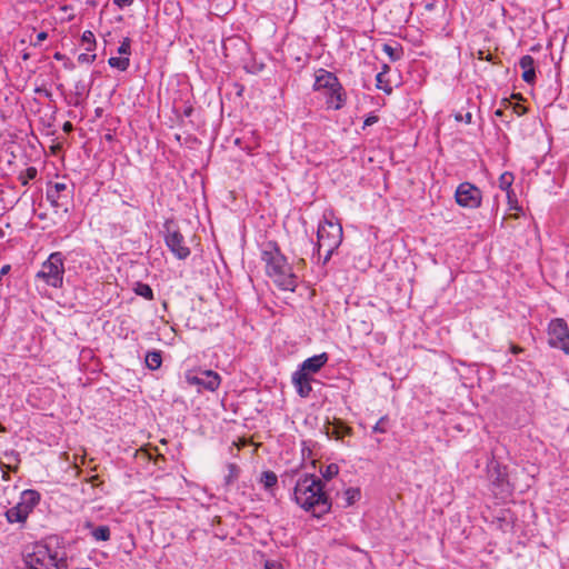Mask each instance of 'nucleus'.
Segmentation results:
<instances>
[{
	"label": "nucleus",
	"instance_id": "a878e982",
	"mask_svg": "<svg viewBox=\"0 0 569 569\" xmlns=\"http://www.w3.org/2000/svg\"><path fill=\"white\" fill-rule=\"evenodd\" d=\"M38 174V170L34 167H28L24 171H22L18 179L22 186H28L30 180H33Z\"/></svg>",
	"mask_w": 569,
	"mask_h": 569
},
{
	"label": "nucleus",
	"instance_id": "9b49d317",
	"mask_svg": "<svg viewBox=\"0 0 569 569\" xmlns=\"http://www.w3.org/2000/svg\"><path fill=\"white\" fill-rule=\"evenodd\" d=\"M186 379L189 385L198 386L209 391H216L221 382L220 376L212 370H203L199 375L188 373Z\"/></svg>",
	"mask_w": 569,
	"mask_h": 569
},
{
	"label": "nucleus",
	"instance_id": "c756f323",
	"mask_svg": "<svg viewBox=\"0 0 569 569\" xmlns=\"http://www.w3.org/2000/svg\"><path fill=\"white\" fill-rule=\"evenodd\" d=\"M385 72H379L376 77V81H377V88L385 91L386 93H391L392 91V88L391 86L389 84V82L385 79Z\"/></svg>",
	"mask_w": 569,
	"mask_h": 569
},
{
	"label": "nucleus",
	"instance_id": "ea45409f",
	"mask_svg": "<svg viewBox=\"0 0 569 569\" xmlns=\"http://www.w3.org/2000/svg\"><path fill=\"white\" fill-rule=\"evenodd\" d=\"M264 569H281V566L276 562L267 561L264 565Z\"/></svg>",
	"mask_w": 569,
	"mask_h": 569
},
{
	"label": "nucleus",
	"instance_id": "5701e85b",
	"mask_svg": "<svg viewBox=\"0 0 569 569\" xmlns=\"http://www.w3.org/2000/svg\"><path fill=\"white\" fill-rule=\"evenodd\" d=\"M133 291L136 295L143 297L147 300H153L154 298L151 287L143 282H137L133 288Z\"/></svg>",
	"mask_w": 569,
	"mask_h": 569
},
{
	"label": "nucleus",
	"instance_id": "4be33fe9",
	"mask_svg": "<svg viewBox=\"0 0 569 569\" xmlns=\"http://www.w3.org/2000/svg\"><path fill=\"white\" fill-rule=\"evenodd\" d=\"M331 433L335 435L337 439H340L345 436L351 435V428L346 426L340 420H335V422L332 423Z\"/></svg>",
	"mask_w": 569,
	"mask_h": 569
},
{
	"label": "nucleus",
	"instance_id": "393cba45",
	"mask_svg": "<svg viewBox=\"0 0 569 569\" xmlns=\"http://www.w3.org/2000/svg\"><path fill=\"white\" fill-rule=\"evenodd\" d=\"M346 507L352 506L356 501H358L361 497V492L359 488H348L345 491Z\"/></svg>",
	"mask_w": 569,
	"mask_h": 569
},
{
	"label": "nucleus",
	"instance_id": "72a5a7b5",
	"mask_svg": "<svg viewBox=\"0 0 569 569\" xmlns=\"http://www.w3.org/2000/svg\"><path fill=\"white\" fill-rule=\"evenodd\" d=\"M522 79H523L525 82H527L529 84H532L535 82V80H536V71H535V69L523 71L522 72Z\"/></svg>",
	"mask_w": 569,
	"mask_h": 569
},
{
	"label": "nucleus",
	"instance_id": "6ab92c4d",
	"mask_svg": "<svg viewBox=\"0 0 569 569\" xmlns=\"http://www.w3.org/2000/svg\"><path fill=\"white\" fill-rule=\"evenodd\" d=\"M260 482L263 485L266 490H271L278 482V477L273 471H263L260 478Z\"/></svg>",
	"mask_w": 569,
	"mask_h": 569
},
{
	"label": "nucleus",
	"instance_id": "20e7f679",
	"mask_svg": "<svg viewBox=\"0 0 569 569\" xmlns=\"http://www.w3.org/2000/svg\"><path fill=\"white\" fill-rule=\"evenodd\" d=\"M24 569H68L64 552H52L46 545L37 543L23 556Z\"/></svg>",
	"mask_w": 569,
	"mask_h": 569
},
{
	"label": "nucleus",
	"instance_id": "7c9ffc66",
	"mask_svg": "<svg viewBox=\"0 0 569 569\" xmlns=\"http://www.w3.org/2000/svg\"><path fill=\"white\" fill-rule=\"evenodd\" d=\"M519 66L523 71L532 70L535 69V59L531 56L526 54L520 58Z\"/></svg>",
	"mask_w": 569,
	"mask_h": 569
},
{
	"label": "nucleus",
	"instance_id": "de8ad7c7",
	"mask_svg": "<svg viewBox=\"0 0 569 569\" xmlns=\"http://www.w3.org/2000/svg\"><path fill=\"white\" fill-rule=\"evenodd\" d=\"M29 58H30V53H29V52H27V51H24V52L22 53V59H23L24 61H27V60H29Z\"/></svg>",
	"mask_w": 569,
	"mask_h": 569
},
{
	"label": "nucleus",
	"instance_id": "a211bd4d",
	"mask_svg": "<svg viewBox=\"0 0 569 569\" xmlns=\"http://www.w3.org/2000/svg\"><path fill=\"white\" fill-rule=\"evenodd\" d=\"M144 360H146L147 367L150 370H157L158 368H160V366L162 363L161 351L153 350V351L147 352Z\"/></svg>",
	"mask_w": 569,
	"mask_h": 569
},
{
	"label": "nucleus",
	"instance_id": "f3484780",
	"mask_svg": "<svg viewBox=\"0 0 569 569\" xmlns=\"http://www.w3.org/2000/svg\"><path fill=\"white\" fill-rule=\"evenodd\" d=\"M515 177L511 172L506 171L500 174L499 177V188L507 192V197L509 200H511V186L513 183Z\"/></svg>",
	"mask_w": 569,
	"mask_h": 569
},
{
	"label": "nucleus",
	"instance_id": "f257e3e1",
	"mask_svg": "<svg viewBox=\"0 0 569 569\" xmlns=\"http://www.w3.org/2000/svg\"><path fill=\"white\" fill-rule=\"evenodd\" d=\"M318 477L310 473L300 475L293 488V500L305 511L321 518L331 510V501Z\"/></svg>",
	"mask_w": 569,
	"mask_h": 569
},
{
	"label": "nucleus",
	"instance_id": "c9c22d12",
	"mask_svg": "<svg viewBox=\"0 0 569 569\" xmlns=\"http://www.w3.org/2000/svg\"><path fill=\"white\" fill-rule=\"evenodd\" d=\"M456 121L461 122L465 121L466 123H471L472 121V113L467 112L466 114L457 113L455 116Z\"/></svg>",
	"mask_w": 569,
	"mask_h": 569
},
{
	"label": "nucleus",
	"instance_id": "79ce46f5",
	"mask_svg": "<svg viewBox=\"0 0 569 569\" xmlns=\"http://www.w3.org/2000/svg\"><path fill=\"white\" fill-rule=\"evenodd\" d=\"M497 480H498V482H499V486H501V487H502V490L505 491L503 487H505V486H506V487H508V486H509V482L505 481V479H502V478H500V477H498V478H497Z\"/></svg>",
	"mask_w": 569,
	"mask_h": 569
},
{
	"label": "nucleus",
	"instance_id": "ddd939ff",
	"mask_svg": "<svg viewBox=\"0 0 569 569\" xmlns=\"http://www.w3.org/2000/svg\"><path fill=\"white\" fill-rule=\"evenodd\" d=\"M328 359L329 357L326 352L312 356L306 359L300 365L298 370L305 372L308 376H310L311 373H317L328 362Z\"/></svg>",
	"mask_w": 569,
	"mask_h": 569
},
{
	"label": "nucleus",
	"instance_id": "f8f14e48",
	"mask_svg": "<svg viewBox=\"0 0 569 569\" xmlns=\"http://www.w3.org/2000/svg\"><path fill=\"white\" fill-rule=\"evenodd\" d=\"M313 89L316 91L327 89L329 93L332 90L341 89V83L332 72L325 69H319L316 74Z\"/></svg>",
	"mask_w": 569,
	"mask_h": 569
},
{
	"label": "nucleus",
	"instance_id": "bb28decb",
	"mask_svg": "<svg viewBox=\"0 0 569 569\" xmlns=\"http://www.w3.org/2000/svg\"><path fill=\"white\" fill-rule=\"evenodd\" d=\"M88 92L86 84L82 81H78L74 86V100L71 102L73 106L81 103L82 97Z\"/></svg>",
	"mask_w": 569,
	"mask_h": 569
},
{
	"label": "nucleus",
	"instance_id": "4c0bfd02",
	"mask_svg": "<svg viewBox=\"0 0 569 569\" xmlns=\"http://www.w3.org/2000/svg\"><path fill=\"white\" fill-rule=\"evenodd\" d=\"M376 122H378V117L377 116H373V114H370L369 117H367L363 121V127H369V126H372L375 124Z\"/></svg>",
	"mask_w": 569,
	"mask_h": 569
},
{
	"label": "nucleus",
	"instance_id": "423d86ee",
	"mask_svg": "<svg viewBox=\"0 0 569 569\" xmlns=\"http://www.w3.org/2000/svg\"><path fill=\"white\" fill-rule=\"evenodd\" d=\"M40 502V493L37 490L27 489L21 492L19 502L6 511V518L10 523H23Z\"/></svg>",
	"mask_w": 569,
	"mask_h": 569
},
{
	"label": "nucleus",
	"instance_id": "c03bdc74",
	"mask_svg": "<svg viewBox=\"0 0 569 569\" xmlns=\"http://www.w3.org/2000/svg\"><path fill=\"white\" fill-rule=\"evenodd\" d=\"M71 130H72V124H71V122H68V121H67V122L63 124V131L69 132V131H71Z\"/></svg>",
	"mask_w": 569,
	"mask_h": 569
},
{
	"label": "nucleus",
	"instance_id": "a18cd8bd",
	"mask_svg": "<svg viewBox=\"0 0 569 569\" xmlns=\"http://www.w3.org/2000/svg\"><path fill=\"white\" fill-rule=\"evenodd\" d=\"M513 111H517L518 114H523L526 112V109L520 106H517L513 108Z\"/></svg>",
	"mask_w": 569,
	"mask_h": 569
},
{
	"label": "nucleus",
	"instance_id": "09e8293b",
	"mask_svg": "<svg viewBox=\"0 0 569 569\" xmlns=\"http://www.w3.org/2000/svg\"><path fill=\"white\" fill-rule=\"evenodd\" d=\"M390 68L388 64H383L382 67V71L381 72H385V76L389 72Z\"/></svg>",
	"mask_w": 569,
	"mask_h": 569
},
{
	"label": "nucleus",
	"instance_id": "39448f33",
	"mask_svg": "<svg viewBox=\"0 0 569 569\" xmlns=\"http://www.w3.org/2000/svg\"><path fill=\"white\" fill-rule=\"evenodd\" d=\"M64 257L61 252H52L42 263L37 278L42 279L48 286L61 288L64 274Z\"/></svg>",
	"mask_w": 569,
	"mask_h": 569
},
{
	"label": "nucleus",
	"instance_id": "f704fd0d",
	"mask_svg": "<svg viewBox=\"0 0 569 569\" xmlns=\"http://www.w3.org/2000/svg\"><path fill=\"white\" fill-rule=\"evenodd\" d=\"M97 58V54L81 53L78 57V61L81 63H92Z\"/></svg>",
	"mask_w": 569,
	"mask_h": 569
},
{
	"label": "nucleus",
	"instance_id": "2f4dec72",
	"mask_svg": "<svg viewBox=\"0 0 569 569\" xmlns=\"http://www.w3.org/2000/svg\"><path fill=\"white\" fill-rule=\"evenodd\" d=\"M118 53L123 57H129L131 54V40L130 38H124L121 44L118 48Z\"/></svg>",
	"mask_w": 569,
	"mask_h": 569
},
{
	"label": "nucleus",
	"instance_id": "aec40b11",
	"mask_svg": "<svg viewBox=\"0 0 569 569\" xmlns=\"http://www.w3.org/2000/svg\"><path fill=\"white\" fill-rule=\"evenodd\" d=\"M91 536L97 541H107L110 539V528L108 526L91 527Z\"/></svg>",
	"mask_w": 569,
	"mask_h": 569
},
{
	"label": "nucleus",
	"instance_id": "6e6552de",
	"mask_svg": "<svg viewBox=\"0 0 569 569\" xmlns=\"http://www.w3.org/2000/svg\"><path fill=\"white\" fill-rule=\"evenodd\" d=\"M549 345L569 355V329L563 319L557 318L548 326Z\"/></svg>",
	"mask_w": 569,
	"mask_h": 569
},
{
	"label": "nucleus",
	"instance_id": "2eb2a0df",
	"mask_svg": "<svg viewBox=\"0 0 569 569\" xmlns=\"http://www.w3.org/2000/svg\"><path fill=\"white\" fill-rule=\"evenodd\" d=\"M327 104L335 110L341 109L345 104L343 89L330 91L328 93Z\"/></svg>",
	"mask_w": 569,
	"mask_h": 569
},
{
	"label": "nucleus",
	"instance_id": "f03ea898",
	"mask_svg": "<svg viewBox=\"0 0 569 569\" xmlns=\"http://www.w3.org/2000/svg\"><path fill=\"white\" fill-rule=\"evenodd\" d=\"M261 259L266 263L267 274L280 289L295 290L297 277L276 242L269 241L263 246Z\"/></svg>",
	"mask_w": 569,
	"mask_h": 569
},
{
	"label": "nucleus",
	"instance_id": "4468645a",
	"mask_svg": "<svg viewBox=\"0 0 569 569\" xmlns=\"http://www.w3.org/2000/svg\"><path fill=\"white\" fill-rule=\"evenodd\" d=\"M292 383L300 397L307 398L310 396L312 391L310 376L297 370L292 373Z\"/></svg>",
	"mask_w": 569,
	"mask_h": 569
},
{
	"label": "nucleus",
	"instance_id": "8fccbe9b",
	"mask_svg": "<svg viewBox=\"0 0 569 569\" xmlns=\"http://www.w3.org/2000/svg\"><path fill=\"white\" fill-rule=\"evenodd\" d=\"M495 114L497 117H502L503 116V111L501 109H498V110H496Z\"/></svg>",
	"mask_w": 569,
	"mask_h": 569
},
{
	"label": "nucleus",
	"instance_id": "c85d7f7f",
	"mask_svg": "<svg viewBox=\"0 0 569 569\" xmlns=\"http://www.w3.org/2000/svg\"><path fill=\"white\" fill-rule=\"evenodd\" d=\"M320 472L323 479L331 480L339 473V467L336 463H330L325 469H321Z\"/></svg>",
	"mask_w": 569,
	"mask_h": 569
},
{
	"label": "nucleus",
	"instance_id": "58836bf2",
	"mask_svg": "<svg viewBox=\"0 0 569 569\" xmlns=\"http://www.w3.org/2000/svg\"><path fill=\"white\" fill-rule=\"evenodd\" d=\"M133 1L134 0H113V2L120 8L129 7L133 3Z\"/></svg>",
	"mask_w": 569,
	"mask_h": 569
},
{
	"label": "nucleus",
	"instance_id": "b1692460",
	"mask_svg": "<svg viewBox=\"0 0 569 569\" xmlns=\"http://www.w3.org/2000/svg\"><path fill=\"white\" fill-rule=\"evenodd\" d=\"M228 473L224 476V485H232L239 477V468L236 463H228Z\"/></svg>",
	"mask_w": 569,
	"mask_h": 569
},
{
	"label": "nucleus",
	"instance_id": "e433bc0d",
	"mask_svg": "<svg viewBox=\"0 0 569 569\" xmlns=\"http://www.w3.org/2000/svg\"><path fill=\"white\" fill-rule=\"evenodd\" d=\"M47 38H48V33H47V32H44V31H41V32H39V33L37 34V39H36V41H33L32 39H30V40H29V42H30V44H31V46L37 47V46H39V44H40V42L44 41Z\"/></svg>",
	"mask_w": 569,
	"mask_h": 569
},
{
	"label": "nucleus",
	"instance_id": "1a4fd4ad",
	"mask_svg": "<svg viewBox=\"0 0 569 569\" xmlns=\"http://www.w3.org/2000/svg\"><path fill=\"white\" fill-rule=\"evenodd\" d=\"M456 202L463 208L477 209L481 206L482 192L470 182H461L455 193Z\"/></svg>",
	"mask_w": 569,
	"mask_h": 569
},
{
	"label": "nucleus",
	"instance_id": "473e14b6",
	"mask_svg": "<svg viewBox=\"0 0 569 569\" xmlns=\"http://www.w3.org/2000/svg\"><path fill=\"white\" fill-rule=\"evenodd\" d=\"M388 418L385 416V417H381L378 422L373 426L372 428V431L373 432H380V433H385L387 431L386 427H385V423L387 422Z\"/></svg>",
	"mask_w": 569,
	"mask_h": 569
},
{
	"label": "nucleus",
	"instance_id": "49530a36",
	"mask_svg": "<svg viewBox=\"0 0 569 569\" xmlns=\"http://www.w3.org/2000/svg\"><path fill=\"white\" fill-rule=\"evenodd\" d=\"M53 58H54L56 60H59V61H60V60H63L66 57H64V54H62V53H60V52H56V53L53 54Z\"/></svg>",
	"mask_w": 569,
	"mask_h": 569
},
{
	"label": "nucleus",
	"instance_id": "dca6fc26",
	"mask_svg": "<svg viewBox=\"0 0 569 569\" xmlns=\"http://www.w3.org/2000/svg\"><path fill=\"white\" fill-rule=\"evenodd\" d=\"M383 52L389 57L391 61H398L403 56V49L399 43L390 44L385 43L382 46Z\"/></svg>",
	"mask_w": 569,
	"mask_h": 569
},
{
	"label": "nucleus",
	"instance_id": "412c9836",
	"mask_svg": "<svg viewBox=\"0 0 569 569\" xmlns=\"http://www.w3.org/2000/svg\"><path fill=\"white\" fill-rule=\"evenodd\" d=\"M108 63L111 68H116L120 71H126L130 66L129 57H111L108 60Z\"/></svg>",
	"mask_w": 569,
	"mask_h": 569
},
{
	"label": "nucleus",
	"instance_id": "37998d69",
	"mask_svg": "<svg viewBox=\"0 0 569 569\" xmlns=\"http://www.w3.org/2000/svg\"><path fill=\"white\" fill-rule=\"evenodd\" d=\"M9 270H10V266H9V264L3 266V267L1 268V270H0V274H1V277H2L3 274L8 273V272H9Z\"/></svg>",
	"mask_w": 569,
	"mask_h": 569
},
{
	"label": "nucleus",
	"instance_id": "a19ab883",
	"mask_svg": "<svg viewBox=\"0 0 569 569\" xmlns=\"http://www.w3.org/2000/svg\"><path fill=\"white\" fill-rule=\"evenodd\" d=\"M510 351L513 353V355H517L519 352L522 351V348H520L519 346H516V345H511L510 346Z\"/></svg>",
	"mask_w": 569,
	"mask_h": 569
},
{
	"label": "nucleus",
	"instance_id": "9d476101",
	"mask_svg": "<svg viewBox=\"0 0 569 569\" xmlns=\"http://www.w3.org/2000/svg\"><path fill=\"white\" fill-rule=\"evenodd\" d=\"M164 242L168 249L177 259H187L190 256L191 251L189 247L186 244L183 234L179 230L172 229L168 222L164 224Z\"/></svg>",
	"mask_w": 569,
	"mask_h": 569
},
{
	"label": "nucleus",
	"instance_id": "0eeeda50",
	"mask_svg": "<svg viewBox=\"0 0 569 569\" xmlns=\"http://www.w3.org/2000/svg\"><path fill=\"white\" fill-rule=\"evenodd\" d=\"M73 197V188H69L64 182H49L46 191V198L56 211H69V203Z\"/></svg>",
	"mask_w": 569,
	"mask_h": 569
},
{
	"label": "nucleus",
	"instance_id": "3c124183",
	"mask_svg": "<svg viewBox=\"0 0 569 569\" xmlns=\"http://www.w3.org/2000/svg\"><path fill=\"white\" fill-rule=\"evenodd\" d=\"M20 43H21V44H26V43H27V41H26L24 39H21V40H20Z\"/></svg>",
	"mask_w": 569,
	"mask_h": 569
},
{
	"label": "nucleus",
	"instance_id": "7ed1b4c3",
	"mask_svg": "<svg viewBox=\"0 0 569 569\" xmlns=\"http://www.w3.org/2000/svg\"><path fill=\"white\" fill-rule=\"evenodd\" d=\"M342 227L339 221L323 216V220L319 223L317 230V244L316 249L318 254L325 251L322 264H327L331 259L333 252L339 248L342 242ZM321 256H319L320 258Z\"/></svg>",
	"mask_w": 569,
	"mask_h": 569
},
{
	"label": "nucleus",
	"instance_id": "cd10ccee",
	"mask_svg": "<svg viewBox=\"0 0 569 569\" xmlns=\"http://www.w3.org/2000/svg\"><path fill=\"white\" fill-rule=\"evenodd\" d=\"M81 41L87 44V51H93L96 47V38L92 31L87 30L82 33Z\"/></svg>",
	"mask_w": 569,
	"mask_h": 569
}]
</instances>
